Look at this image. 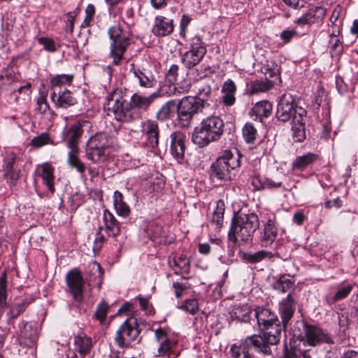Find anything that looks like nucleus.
Returning a JSON list of instances; mask_svg holds the SVG:
<instances>
[{"label":"nucleus","instance_id":"1","mask_svg":"<svg viewBox=\"0 0 358 358\" xmlns=\"http://www.w3.org/2000/svg\"><path fill=\"white\" fill-rule=\"evenodd\" d=\"M255 315L259 330L264 336L252 335L241 341L239 345L234 344L231 352L234 358H252L250 350L254 348L257 352L268 355L271 354L270 345L280 341L282 327L278 317L269 309L257 307Z\"/></svg>","mask_w":358,"mask_h":358},{"label":"nucleus","instance_id":"2","mask_svg":"<svg viewBox=\"0 0 358 358\" xmlns=\"http://www.w3.org/2000/svg\"><path fill=\"white\" fill-rule=\"evenodd\" d=\"M306 110L296 106L291 94H285L281 96L277 106L276 117L284 122L292 120L293 137L296 142H302L306 138Z\"/></svg>","mask_w":358,"mask_h":358},{"label":"nucleus","instance_id":"3","mask_svg":"<svg viewBox=\"0 0 358 358\" xmlns=\"http://www.w3.org/2000/svg\"><path fill=\"white\" fill-rule=\"evenodd\" d=\"M259 226V217L256 214L238 213L232 219L229 239L234 243H248L252 241Z\"/></svg>","mask_w":358,"mask_h":358},{"label":"nucleus","instance_id":"4","mask_svg":"<svg viewBox=\"0 0 358 358\" xmlns=\"http://www.w3.org/2000/svg\"><path fill=\"white\" fill-rule=\"evenodd\" d=\"M224 122L218 116H210L203 119L194 129L192 141L201 148L220 138L224 131Z\"/></svg>","mask_w":358,"mask_h":358},{"label":"nucleus","instance_id":"5","mask_svg":"<svg viewBox=\"0 0 358 358\" xmlns=\"http://www.w3.org/2000/svg\"><path fill=\"white\" fill-rule=\"evenodd\" d=\"M107 109L112 113L115 120L122 123L132 122L135 119V112L127 100L125 92L115 88L106 96Z\"/></svg>","mask_w":358,"mask_h":358},{"label":"nucleus","instance_id":"6","mask_svg":"<svg viewBox=\"0 0 358 358\" xmlns=\"http://www.w3.org/2000/svg\"><path fill=\"white\" fill-rule=\"evenodd\" d=\"M73 75H57L50 80V99L57 108H67L76 103V98L67 87L71 86Z\"/></svg>","mask_w":358,"mask_h":358},{"label":"nucleus","instance_id":"7","mask_svg":"<svg viewBox=\"0 0 358 358\" xmlns=\"http://www.w3.org/2000/svg\"><path fill=\"white\" fill-rule=\"evenodd\" d=\"M108 34L111 40L109 57L114 64L118 65L130 44L131 34L127 28L117 24L108 29Z\"/></svg>","mask_w":358,"mask_h":358},{"label":"nucleus","instance_id":"8","mask_svg":"<svg viewBox=\"0 0 358 358\" xmlns=\"http://www.w3.org/2000/svg\"><path fill=\"white\" fill-rule=\"evenodd\" d=\"M238 156L230 150H225L210 166L211 176L221 180H230L235 176L240 166Z\"/></svg>","mask_w":358,"mask_h":358},{"label":"nucleus","instance_id":"9","mask_svg":"<svg viewBox=\"0 0 358 358\" xmlns=\"http://www.w3.org/2000/svg\"><path fill=\"white\" fill-rule=\"evenodd\" d=\"M111 142L108 136L103 132H97L87 142L86 156L94 163L105 161L108 155Z\"/></svg>","mask_w":358,"mask_h":358},{"label":"nucleus","instance_id":"10","mask_svg":"<svg viewBox=\"0 0 358 358\" xmlns=\"http://www.w3.org/2000/svg\"><path fill=\"white\" fill-rule=\"evenodd\" d=\"M176 103L177 120L182 127H189L194 115L204 108V103L193 96H185Z\"/></svg>","mask_w":358,"mask_h":358},{"label":"nucleus","instance_id":"11","mask_svg":"<svg viewBox=\"0 0 358 358\" xmlns=\"http://www.w3.org/2000/svg\"><path fill=\"white\" fill-rule=\"evenodd\" d=\"M140 330L137 320L134 317L128 318L120 326L116 333L115 341L122 348H128L132 342L136 341L139 336Z\"/></svg>","mask_w":358,"mask_h":358},{"label":"nucleus","instance_id":"12","mask_svg":"<svg viewBox=\"0 0 358 358\" xmlns=\"http://www.w3.org/2000/svg\"><path fill=\"white\" fill-rule=\"evenodd\" d=\"M206 52V48L199 36H194L190 41V50L182 57V62L187 69L197 65Z\"/></svg>","mask_w":358,"mask_h":358},{"label":"nucleus","instance_id":"13","mask_svg":"<svg viewBox=\"0 0 358 358\" xmlns=\"http://www.w3.org/2000/svg\"><path fill=\"white\" fill-rule=\"evenodd\" d=\"M303 328L304 335L302 339L306 340V343L311 346H315L320 343H331V338L325 334L320 328L313 325L301 322Z\"/></svg>","mask_w":358,"mask_h":358},{"label":"nucleus","instance_id":"14","mask_svg":"<svg viewBox=\"0 0 358 358\" xmlns=\"http://www.w3.org/2000/svg\"><path fill=\"white\" fill-rule=\"evenodd\" d=\"M66 281L74 300L82 302L84 281L81 273L76 269L70 271L66 274Z\"/></svg>","mask_w":358,"mask_h":358},{"label":"nucleus","instance_id":"15","mask_svg":"<svg viewBox=\"0 0 358 358\" xmlns=\"http://www.w3.org/2000/svg\"><path fill=\"white\" fill-rule=\"evenodd\" d=\"M38 338V331L36 323L22 322L20 324L19 342L20 345L31 348Z\"/></svg>","mask_w":358,"mask_h":358},{"label":"nucleus","instance_id":"16","mask_svg":"<svg viewBox=\"0 0 358 358\" xmlns=\"http://www.w3.org/2000/svg\"><path fill=\"white\" fill-rule=\"evenodd\" d=\"M155 339L157 344V351L155 354L157 357H172L174 355L173 347L174 343L168 338L166 331L159 328L155 330Z\"/></svg>","mask_w":358,"mask_h":358},{"label":"nucleus","instance_id":"17","mask_svg":"<svg viewBox=\"0 0 358 358\" xmlns=\"http://www.w3.org/2000/svg\"><path fill=\"white\" fill-rule=\"evenodd\" d=\"M278 231L275 216L271 215L264 224V230L260 238L261 245L262 247L271 245L278 236Z\"/></svg>","mask_w":358,"mask_h":358},{"label":"nucleus","instance_id":"18","mask_svg":"<svg viewBox=\"0 0 358 358\" xmlns=\"http://www.w3.org/2000/svg\"><path fill=\"white\" fill-rule=\"evenodd\" d=\"M90 124V123L88 121L83 120L78 121L71 126L65 135V139L70 150L78 148V140L83 134V128L88 127Z\"/></svg>","mask_w":358,"mask_h":358},{"label":"nucleus","instance_id":"19","mask_svg":"<svg viewBox=\"0 0 358 358\" xmlns=\"http://www.w3.org/2000/svg\"><path fill=\"white\" fill-rule=\"evenodd\" d=\"M16 160L15 155L11 154L4 161L3 176L10 186L15 185L20 177V170L14 166Z\"/></svg>","mask_w":358,"mask_h":358},{"label":"nucleus","instance_id":"20","mask_svg":"<svg viewBox=\"0 0 358 358\" xmlns=\"http://www.w3.org/2000/svg\"><path fill=\"white\" fill-rule=\"evenodd\" d=\"M296 300L289 294L279 304V313L282 318L283 327L285 328L296 310Z\"/></svg>","mask_w":358,"mask_h":358},{"label":"nucleus","instance_id":"21","mask_svg":"<svg viewBox=\"0 0 358 358\" xmlns=\"http://www.w3.org/2000/svg\"><path fill=\"white\" fill-rule=\"evenodd\" d=\"M186 136L176 131L171 134V152L178 161L183 159L185 147Z\"/></svg>","mask_w":358,"mask_h":358},{"label":"nucleus","instance_id":"22","mask_svg":"<svg viewBox=\"0 0 358 358\" xmlns=\"http://www.w3.org/2000/svg\"><path fill=\"white\" fill-rule=\"evenodd\" d=\"M142 134L147 140L148 145L152 148H157L159 143V128L156 122L146 120L142 124Z\"/></svg>","mask_w":358,"mask_h":358},{"label":"nucleus","instance_id":"23","mask_svg":"<svg viewBox=\"0 0 358 358\" xmlns=\"http://www.w3.org/2000/svg\"><path fill=\"white\" fill-rule=\"evenodd\" d=\"M173 31V20L164 16H157L155 24L152 29L154 35L158 36H166L171 34Z\"/></svg>","mask_w":358,"mask_h":358},{"label":"nucleus","instance_id":"24","mask_svg":"<svg viewBox=\"0 0 358 358\" xmlns=\"http://www.w3.org/2000/svg\"><path fill=\"white\" fill-rule=\"evenodd\" d=\"M73 343L75 350L82 358L90 355L92 348V338L84 333H80L74 336Z\"/></svg>","mask_w":358,"mask_h":358},{"label":"nucleus","instance_id":"25","mask_svg":"<svg viewBox=\"0 0 358 358\" xmlns=\"http://www.w3.org/2000/svg\"><path fill=\"white\" fill-rule=\"evenodd\" d=\"M325 14V10L322 7H315L308 10V11L298 18L295 22L299 25L310 24L321 20Z\"/></svg>","mask_w":358,"mask_h":358},{"label":"nucleus","instance_id":"26","mask_svg":"<svg viewBox=\"0 0 358 358\" xmlns=\"http://www.w3.org/2000/svg\"><path fill=\"white\" fill-rule=\"evenodd\" d=\"M178 66L176 64H173L170 66L167 73L166 74V80L170 85L169 89L166 85L161 87V92L163 94H167L169 96L174 95L176 93L180 92L174 86V83L177 80L178 77Z\"/></svg>","mask_w":358,"mask_h":358},{"label":"nucleus","instance_id":"27","mask_svg":"<svg viewBox=\"0 0 358 358\" xmlns=\"http://www.w3.org/2000/svg\"><path fill=\"white\" fill-rule=\"evenodd\" d=\"M103 222L107 234L115 237L120 231V223L115 216L108 210H103Z\"/></svg>","mask_w":358,"mask_h":358},{"label":"nucleus","instance_id":"28","mask_svg":"<svg viewBox=\"0 0 358 358\" xmlns=\"http://www.w3.org/2000/svg\"><path fill=\"white\" fill-rule=\"evenodd\" d=\"M53 171L52 166L48 163L39 165L37 168L38 176L43 178V182L52 193L55 192Z\"/></svg>","mask_w":358,"mask_h":358},{"label":"nucleus","instance_id":"29","mask_svg":"<svg viewBox=\"0 0 358 358\" xmlns=\"http://www.w3.org/2000/svg\"><path fill=\"white\" fill-rule=\"evenodd\" d=\"M317 158V155L312 152L299 156L293 161L292 169L293 171H302L309 165L314 163Z\"/></svg>","mask_w":358,"mask_h":358},{"label":"nucleus","instance_id":"30","mask_svg":"<svg viewBox=\"0 0 358 358\" xmlns=\"http://www.w3.org/2000/svg\"><path fill=\"white\" fill-rule=\"evenodd\" d=\"M134 76L138 78L140 86L150 88L155 85L157 81L151 72L148 71H141L134 67L131 69Z\"/></svg>","mask_w":358,"mask_h":358},{"label":"nucleus","instance_id":"31","mask_svg":"<svg viewBox=\"0 0 358 358\" xmlns=\"http://www.w3.org/2000/svg\"><path fill=\"white\" fill-rule=\"evenodd\" d=\"M156 96L153 94L150 96H143L138 93H134L130 99V103L133 110L134 108L140 110H146L154 101Z\"/></svg>","mask_w":358,"mask_h":358},{"label":"nucleus","instance_id":"32","mask_svg":"<svg viewBox=\"0 0 358 358\" xmlns=\"http://www.w3.org/2000/svg\"><path fill=\"white\" fill-rule=\"evenodd\" d=\"M272 104L267 101H262L257 102L250 111L251 115H255L256 118H259L262 121L263 117H268L272 111Z\"/></svg>","mask_w":358,"mask_h":358},{"label":"nucleus","instance_id":"33","mask_svg":"<svg viewBox=\"0 0 358 358\" xmlns=\"http://www.w3.org/2000/svg\"><path fill=\"white\" fill-rule=\"evenodd\" d=\"M113 205L118 215L127 217L130 214V208L123 200L122 194L116 190L113 194Z\"/></svg>","mask_w":358,"mask_h":358},{"label":"nucleus","instance_id":"34","mask_svg":"<svg viewBox=\"0 0 358 358\" xmlns=\"http://www.w3.org/2000/svg\"><path fill=\"white\" fill-rule=\"evenodd\" d=\"M176 112L177 113L176 101H169L165 103L157 112V118L161 121L171 119L174 117Z\"/></svg>","mask_w":358,"mask_h":358},{"label":"nucleus","instance_id":"35","mask_svg":"<svg viewBox=\"0 0 358 358\" xmlns=\"http://www.w3.org/2000/svg\"><path fill=\"white\" fill-rule=\"evenodd\" d=\"M275 279V281L273 283L272 287L275 291L281 293L287 292L294 285V280L290 275L287 274L280 275Z\"/></svg>","mask_w":358,"mask_h":358},{"label":"nucleus","instance_id":"36","mask_svg":"<svg viewBox=\"0 0 358 358\" xmlns=\"http://www.w3.org/2000/svg\"><path fill=\"white\" fill-rule=\"evenodd\" d=\"M261 71L264 73L266 78L273 79V83L278 79H280V70L278 66L275 62H266L261 68Z\"/></svg>","mask_w":358,"mask_h":358},{"label":"nucleus","instance_id":"37","mask_svg":"<svg viewBox=\"0 0 358 358\" xmlns=\"http://www.w3.org/2000/svg\"><path fill=\"white\" fill-rule=\"evenodd\" d=\"M194 88L196 90V96L194 97L200 102L204 103L205 106L206 101L210 99L212 93L210 85L201 82L196 83Z\"/></svg>","mask_w":358,"mask_h":358},{"label":"nucleus","instance_id":"38","mask_svg":"<svg viewBox=\"0 0 358 358\" xmlns=\"http://www.w3.org/2000/svg\"><path fill=\"white\" fill-rule=\"evenodd\" d=\"M273 81H268V80H255L250 83V93L259 94L266 92L271 90L273 87Z\"/></svg>","mask_w":358,"mask_h":358},{"label":"nucleus","instance_id":"39","mask_svg":"<svg viewBox=\"0 0 358 358\" xmlns=\"http://www.w3.org/2000/svg\"><path fill=\"white\" fill-rule=\"evenodd\" d=\"M79 148L71 150L68 154L67 162L70 166L75 168L80 173H83L85 171V166L77 156Z\"/></svg>","mask_w":358,"mask_h":358},{"label":"nucleus","instance_id":"40","mask_svg":"<svg viewBox=\"0 0 358 358\" xmlns=\"http://www.w3.org/2000/svg\"><path fill=\"white\" fill-rule=\"evenodd\" d=\"M273 254L267 250H259L254 253H245L244 259L251 264H256L265 259H271Z\"/></svg>","mask_w":358,"mask_h":358},{"label":"nucleus","instance_id":"41","mask_svg":"<svg viewBox=\"0 0 358 358\" xmlns=\"http://www.w3.org/2000/svg\"><path fill=\"white\" fill-rule=\"evenodd\" d=\"M251 310L247 306H234L231 310L232 317L238 320L246 322L250 317Z\"/></svg>","mask_w":358,"mask_h":358},{"label":"nucleus","instance_id":"42","mask_svg":"<svg viewBox=\"0 0 358 358\" xmlns=\"http://www.w3.org/2000/svg\"><path fill=\"white\" fill-rule=\"evenodd\" d=\"M88 268L90 269V280L91 282L94 281L100 285L102 282L103 273L100 264L96 262H93L89 264Z\"/></svg>","mask_w":358,"mask_h":358},{"label":"nucleus","instance_id":"43","mask_svg":"<svg viewBox=\"0 0 358 358\" xmlns=\"http://www.w3.org/2000/svg\"><path fill=\"white\" fill-rule=\"evenodd\" d=\"M257 134V129L252 124L248 122L245 124L243 128V136L247 143H253Z\"/></svg>","mask_w":358,"mask_h":358},{"label":"nucleus","instance_id":"44","mask_svg":"<svg viewBox=\"0 0 358 358\" xmlns=\"http://www.w3.org/2000/svg\"><path fill=\"white\" fill-rule=\"evenodd\" d=\"M354 286L351 284L341 285L338 287L337 292L333 296L334 301H338L346 298L352 292Z\"/></svg>","mask_w":358,"mask_h":358},{"label":"nucleus","instance_id":"45","mask_svg":"<svg viewBox=\"0 0 358 358\" xmlns=\"http://www.w3.org/2000/svg\"><path fill=\"white\" fill-rule=\"evenodd\" d=\"M34 147L41 148L47 144H54L48 133L44 132L41 135L34 137L31 141Z\"/></svg>","mask_w":358,"mask_h":358},{"label":"nucleus","instance_id":"46","mask_svg":"<svg viewBox=\"0 0 358 358\" xmlns=\"http://www.w3.org/2000/svg\"><path fill=\"white\" fill-rule=\"evenodd\" d=\"M179 308L192 315H195L199 310L198 301L196 299H187L183 301Z\"/></svg>","mask_w":358,"mask_h":358},{"label":"nucleus","instance_id":"47","mask_svg":"<svg viewBox=\"0 0 358 358\" xmlns=\"http://www.w3.org/2000/svg\"><path fill=\"white\" fill-rule=\"evenodd\" d=\"M6 284L7 273L4 271L0 276V306H3L6 303Z\"/></svg>","mask_w":358,"mask_h":358},{"label":"nucleus","instance_id":"48","mask_svg":"<svg viewBox=\"0 0 358 358\" xmlns=\"http://www.w3.org/2000/svg\"><path fill=\"white\" fill-rule=\"evenodd\" d=\"M108 308V306L103 301H101L96 308L94 317L96 320H99L101 324H103L106 320Z\"/></svg>","mask_w":358,"mask_h":358},{"label":"nucleus","instance_id":"49","mask_svg":"<svg viewBox=\"0 0 358 358\" xmlns=\"http://www.w3.org/2000/svg\"><path fill=\"white\" fill-rule=\"evenodd\" d=\"M77 15L76 12H69L66 15V31L72 33L74 27V21Z\"/></svg>","mask_w":358,"mask_h":358},{"label":"nucleus","instance_id":"50","mask_svg":"<svg viewBox=\"0 0 358 358\" xmlns=\"http://www.w3.org/2000/svg\"><path fill=\"white\" fill-rule=\"evenodd\" d=\"M39 44L43 46L44 49L49 52L55 51V45L54 41L48 38H39L38 40Z\"/></svg>","mask_w":358,"mask_h":358},{"label":"nucleus","instance_id":"51","mask_svg":"<svg viewBox=\"0 0 358 358\" xmlns=\"http://www.w3.org/2000/svg\"><path fill=\"white\" fill-rule=\"evenodd\" d=\"M49 109V105L47 103L45 96H40L37 99L36 110L38 113H45Z\"/></svg>","mask_w":358,"mask_h":358},{"label":"nucleus","instance_id":"52","mask_svg":"<svg viewBox=\"0 0 358 358\" xmlns=\"http://www.w3.org/2000/svg\"><path fill=\"white\" fill-rule=\"evenodd\" d=\"M25 310V306L22 303H19L13 307L9 312V318L15 319L20 315Z\"/></svg>","mask_w":358,"mask_h":358},{"label":"nucleus","instance_id":"53","mask_svg":"<svg viewBox=\"0 0 358 358\" xmlns=\"http://www.w3.org/2000/svg\"><path fill=\"white\" fill-rule=\"evenodd\" d=\"M176 264L180 268L187 271L189 266V260L185 255H180L175 260Z\"/></svg>","mask_w":358,"mask_h":358},{"label":"nucleus","instance_id":"54","mask_svg":"<svg viewBox=\"0 0 358 358\" xmlns=\"http://www.w3.org/2000/svg\"><path fill=\"white\" fill-rule=\"evenodd\" d=\"M236 86L234 82L230 79L227 80L223 85L222 92L223 93H235Z\"/></svg>","mask_w":358,"mask_h":358},{"label":"nucleus","instance_id":"55","mask_svg":"<svg viewBox=\"0 0 358 358\" xmlns=\"http://www.w3.org/2000/svg\"><path fill=\"white\" fill-rule=\"evenodd\" d=\"M251 184L255 189H264V178H262L259 176H255L251 179Z\"/></svg>","mask_w":358,"mask_h":358},{"label":"nucleus","instance_id":"56","mask_svg":"<svg viewBox=\"0 0 358 358\" xmlns=\"http://www.w3.org/2000/svg\"><path fill=\"white\" fill-rule=\"evenodd\" d=\"M332 43L331 50L334 52L336 55H340L343 52V46L341 41L338 38H333L330 41Z\"/></svg>","mask_w":358,"mask_h":358},{"label":"nucleus","instance_id":"57","mask_svg":"<svg viewBox=\"0 0 358 358\" xmlns=\"http://www.w3.org/2000/svg\"><path fill=\"white\" fill-rule=\"evenodd\" d=\"M296 35V31L293 29L284 30L280 34V38L285 43H288Z\"/></svg>","mask_w":358,"mask_h":358},{"label":"nucleus","instance_id":"58","mask_svg":"<svg viewBox=\"0 0 358 358\" xmlns=\"http://www.w3.org/2000/svg\"><path fill=\"white\" fill-rule=\"evenodd\" d=\"M190 22H191V18L189 16L185 15H183L182 16V18L180 20V36L185 37L186 28L188 26V24L190 23Z\"/></svg>","mask_w":358,"mask_h":358},{"label":"nucleus","instance_id":"59","mask_svg":"<svg viewBox=\"0 0 358 358\" xmlns=\"http://www.w3.org/2000/svg\"><path fill=\"white\" fill-rule=\"evenodd\" d=\"M173 287L174 288L175 295L177 298L180 297L183 292L187 288L185 284L180 282H173Z\"/></svg>","mask_w":358,"mask_h":358},{"label":"nucleus","instance_id":"60","mask_svg":"<svg viewBox=\"0 0 358 358\" xmlns=\"http://www.w3.org/2000/svg\"><path fill=\"white\" fill-rule=\"evenodd\" d=\"M222 101L225 106H232L236 101L235 93H223Z\"/></svg>","mask_w":358,"mask_h":358},{"label":"nucleus","instance_id":"61","mask_svg":"<svg viewBox=\"0 0 358 358\" xmlns=\"http://www.w3.org/2000/svg\"><path fill=\"white\" fill-rule=\"evenodd\" d=\"M282 186V182L275 181L271 178H264V188L276 189Z\"/></svg>","mask_w":358,"mask_h":358},{"label":"nucleus","instance_id":"62","mask_svg":"<svg viewBox=\"0 0 358 358\" xmlns=\"http://www.w3.org/2000/svg\"><path fill=\"white\" fill-rule=\"evenodd\" d=\"M1 79H6L8 82H12L15 78V73L13 69H6L1 76Z\"/></svg>","mask_w":358,"mask_h":358},{"label":"nucleus","instance_id":"63","mask_svg":"<svg viewBox=\"0 0 358 358\" xmlns=\"http://www.w3.org/2000/svg\"><path fill=\"white\" fill-rule=\"evenodd\" d=\"M304 219L305 215L301 211H297L293 215V220L298 225H301L303 222Z\"/></svg>","mask_w":358,"mask_h":358},{"label":"nucleus","instance_id":"64","mask_svg":"<svg viewBox=\"0 0 358 358\" xmlns=\"http://www.w3.org/2000/svg\"><path fill=\"white\" fill-rule=\"evenodd\" d=\"M224 210H225L224 203L222 200L217 201V206L213 212V214L224 215Z\"/></svg>","mask_w":358,"mask_h":358}]
</instances>
